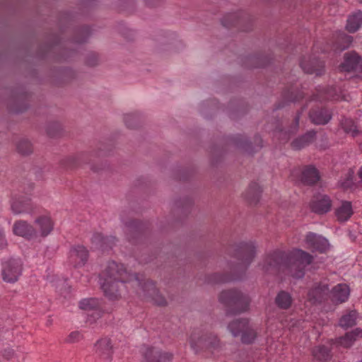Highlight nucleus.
<instances>
[{
	"label": "nucleus",
	"mask_w": 362,
	"mask_h": 362,
	"mask_svg": "<svg viewBox=\"0 0 362 362\" xmlns=\"http://www.w3.org/2000/svg\"><path fill=\"white\" fill-rule=\"evenodd\" d=\"M100 281L105 296L110 300L121 297L127 283L136 288V293L144 298L151 299L158 305L166 303V300L159 293L152 281L146 280L143 276L128 273L123 264L116 262H108L100 274Z\"/></svg>",
	"instance_id": "obj_1"
},
{
	"label": "nucleus",
	"mask_w": 362,
	"mask_h": 362,
	"mask_svg": "<svg viewBox=\"0 0 362 362\" xmlns=\"http://www.w3.org/2000/svg\"><path fill=\"white\" fill-rule=\"evenodd\" d=\"M313 257L308 252L294 249L288 253L276 250L267 255L264 259L262 269L268 273H285L296 279L304 276V270L310 264Z\"/></svg>",
	"instance_id": "obj_2"
},
{
	"label": "nucleus",
	"mask_w": 362,
	"mask_h": 362,
	"mask_svg": "<svg viewBox=\"0 0 362 362\" xmlns=\"http://www.w3.org/2000/svg\"><path fill=\"white\" fill-rule=\"evenodd\" d=\"M255 255V246L252 242L240 243L235 249L234 256L237 263L230 268V274H215L210 281L214 284H222L242 279Z\"/></svg>",
	"instance_id": "obj_3"
},
{
	"label": "nucleus",
	"mask_w": 362,
	"mask_h": 362,
	"mask_svg": "<svg viewBox=\"0 0 362 362\" xmlns=\"http://www.w3.org/2000/svg\"><path fill=\"white\" fill-rule=\"evenodd\" d=\"M219 301L233 313H242L248 310L250 299L247 296L237 289L223 291Z\"/></svg>",
	"instance_id": "obj_4"
},
{
	"label": "nucleus",
	"mask_w": 362,
	"mask_h": 362,
	"mask_svg": "<svg viewBox=\"0 0 362 362\" xmlns=\"http://www.w3.org/2000/svg\"><path fill=\"white\" fill-rule=\"evenodd\" d=\"M191 348L195 351H209L214 353L218 350L220 346L219 340L217 337L212 334H200L199 333H193L189 339Z\"/></svg>",
	"instance_id": "obj_5"
},
{
	"label": "nucleus",
	"mask_w": 362,
	"mask_h": 362,
	"mask_svg": "<svg viewBox=\"0 0 362 362\" xmlns=\"http://www.w3.org/2000/svg\"><path fill=\"white\" fill-rule=\"evenodd\" d=\"M228 328L235 337L241 334V340L245 344L253 342L257 337L256 332L251 327L247 319L235 320L229 323Z\"/></svg>",
	"instance_id": "obj_6"
},
{
	"label": "nucleus",
	"mask_w": 362,
	"mask_h": 362,
	"mask_svg": "<svg viewBox=\"0 0 362 362\" xmlns=\"http://www.w3.org/2000/svg\"><path fill=\"white\" fill-rule=\"evenodd\" d=\"M22 272V262L20 259H10L2 263L1 276L7 283L18 281Z\"/></svg>",
	"instance_id": "obj_7"
},
{
	"label": "nucleus",
	"mask_w": 362,
	"mask_h": 362,
	"mask_svg": "<svg viewBox=\"0 0 362 362\" xmlns=\"http://www.w3.org/2000/svg\"><path fill=\"white\" fill-rule=\"evenodd\" d=\"M10 207L14 214H31L34 211V206L31 199L27 195L19 194H12L10 200Z\"/></svg>",
	"instance_id": "obj_8"
},
{
	"label": "nucleus",
	"mask_w": 362,
	"mask_h": 362,
	"mask_svg": "<svg viewBox=\"0 0 362 362\" xmlns=\"http://www.w3.org/2000/svg\"><path fill=\"white\" fill-rule=\"evenodd\" d=\"M329 291L326 282L315 283L307 293V300L311 304L321 303L327 296Z\"/></svg>",
	"instance_id": "obj_9"
},
{
	"label": "nucleus",
	"mask_w": 362,
	"mask_h": 362,
	"mask_svg": "<svg viewBox=\"0 0 362 362\" xmlns=\"http://www.w3.org/2000/svg\"><path fill=\"white\" fill-rule=\"evenodd\" d=\"M343 98L339 87L331 86L319 88L313 96V100H339Z\"/></svg>",
	"instance_id": "obj_10"
},
{
	"label": "nucleus",
	"mask_w": 362,
	"mask_h": 362,
	"mask_svg": "<svg viewBox=\"0 0 362 362\" xmlns=\"http://www.w3.org/2000/svg\"><path fill=\"white\" fill-rule=\"evenodd\" d=\"M332 200L327 195L319 194L314 197L309 204L311 211L317 214H324L330 211Z\"/></svg>",
	"instance_id": "obj_11"
},
{
	"label": "nucleus",
	"mask_w": 362,
	"mask_h": 362,
	"mask_svg": "<svg viewBox=\"0 0 362 362\" xmlns=\"http://www.w3.org/2000/svg\"><path fill=\"white\" fill-rule=\"evenodd\" d=\"M13 233L14 235L27 240H33L37 238V233L35 228L24 220L15 221L13 225Z\"/></svg>",
	"instance_id": "obj_12"
},
{
	"label": "nucleus",
	"mask_w": 362,
	"mask_h": 362,
	"mask_svg": "<svg viewBox=\"0 0 362 362\" xmlns=\"http://www.w3.org/2000/svg\"><path fill=\"white\" fill-rule=\"evenodd\" d=\"M340 68L343 71H354L362 74V58L356 52L346 53Z\"/></svg>",
	"instance_id": "obj_13"
},
{
	"label": "nucleus",
	"mask_w": 362,
	"mask_h": 362,
	"mask_svg": "<svg viewBox=\"0 0 362 362\" xmlns=\"http://www.w3.org/2000/svg\"><path fill=\"white\" fill-rule=\"evenodd\" d=\"M143 362H165L172 358L169 353L162 354L158 349L144 346L141 349Z\"/></svg>",
	"instance_id": "obj_14"
},
{
	"label": "nucleus",
	"mask_w": 362,
	"mask_h": 362,
	"mask_svg": "<svg viewBox=\"0 0 362 362\" xmlns=\"http://www.w3.org/2000/svg\"><path fill=\"white\" fill-rule=\"evenodd\" d=\"M88 252L82 245L73 246L69 254V262L75 267H79L85 264L88 259Z\"/></svg>",
	"instance_id": "obj_15"
},
{
	"label": "nucleus",
	"mask_w": 362,
	"mask_h": 362,
	"mask_svg": "<svg viewBox=\"0 0 362 362\" xmlns=\"http://www.w3.org/2000/svg\"><path fill=\"white\" fill-rule=\"evenodd\" d=\"M37 237H47L54 228V221L49 214L39 216L35 220Z\"/></svg>",
	"instance_id": "obj_16"
},
{
	"label": "nucleus",
	"mask_w": 362,
	"mask_h": 362,
	"mask_svg": "<svg viewBox=\"0 0 362 362\" xmlns=\"http://www.w3.org/2000/svg\"><path fill=\"white\" fill-rule=\"evenodd\" d=\"M300 67L304 72L308 74H315L316 76H320L324 72V62L316 57H304L300 62Z\"/></svg>",
	"instance_id": "obj_17"
},
{
	"label": "nucleus",
	"mask_w": 362,
	"mask_h": 362,
	"mask_svg": "<svg viewBox=\"0 0 362 362\" xmlns=\"http://www.w3.org/2000/svg\"><path fill=\"white\" fill-rule=\"evenodd\" d=\"M305 243L308 248L320 252H325L329 246L326 238L311 232L306 235Z\"/></svg>",
	"instance_id": "obj_18"
},
{
	"label": "nucleus",
	"mask_w": 362,
	"mask_h": 362,
	"mask_svg": "<svg viewBox=\"0 0 362 362\" xmlns=\"http://www.w3.org/2000/svg\"><path fill=\"white\" fill-rule=\"evenodd\" d=\"M350 294V288L346 284H339L330 292L331 300L336 304L346 302Z\"/></svg>",
	"instance_id": "obj_19"
},
{
	"label": "nucleus",
	"mask_w": 362,
	"mask_h": 362,
	"mask_svg": "<svg viewBox=\"0 0 362 362\" xmlns=\"http://www.w3.org/2000/svg\"><path fill=\"white\" fill-rule=\"evenodd\" d=\"M352 204L349 201H341L340 205L336 207L334 215L339 222L347 221L353 215Z\"/></svg>",
	"instance_id": "obj_20"
},
{
	"label": "nucleus",
	"mask_w": 362,
	"mask_h": 362,
	"mask_svg": "<svg viewBox=\"0 0 362 362\" xmlns=\"http://www.w3.org/2000/svg\"><path fill=\"white\" fill-rule=\"evenodd\" d=\"M301 181L306 185H314L320 180L317 169L313 165L304 166L301 170Z\"/></svg>",
	"instance_id": "obj_21"
},
{
	"label": "nucleus",
	"mask_w": 362,
	"mask_h": 362,
	"mask_svg": "<svg viewBox=\"0 0 362 362\" xmlns=\"http://www.w3.org/2000/svg\"><path fill=\"white\" fill-rule=\"evenodd\" d=\"M115 241L116 238L115 237L110 236L105 238L100 233H94L91 238L92 244L95 248L101 249L102 250L112 247V245H115Z\"/></svg>",
	"instance_id": "obj_22"
},
{
	"label": "nucleus",
	"mask_w": 362,
	"mask_h": 362,
	"mask_svg": "<svg viewBox=\"0 0 362 362\" xmlns=\"http://www.w3.org/2000/svg\"><path fill=\"white\" fill-rule=\"evenodd\" d=\"M95 353L104 359H110L112 354V346L108 338L98 340L95 344Z\"/></svg>",
	"instance_id": "obj_23"
},
{
	"label": "nucleus",
	"mask_w": 362,
	"mask_h": 362,
	"mask_svg": "<svg viewBox=\"0 0 362 362\" xmlns=\"http://www.w3.org/2000/svg\"><path fill=\"white\" fill-rule=\"evenodd\" d=\"M122 221L124 224L125 233H127L129 241H131L132 238L133 239L141 235L143 228V225L141 222L134 219H130L129 221L123 220Z\"/></svg>",
	"instance_id": "obj_24"
},
{
	"label": "nucleus",
	"mask_w": 362,
	"mask_h": 362,
	"mask_svg": "<svg viewBox=\"0 0 362 362\" xmlns=\"http://www.w3.org/2000/svg\"><path fill=\"white\" fill-rule=\"evenodd\" d=\"M309 115L312 122L316 124H325L332 117L329 111L326 108L313 109Z\"/></svg>",
	"instance_id": "obj_25"
},
{
	"label": "nucleus",
	"mask_w": 362,
	"mask_h": 362,
	"mask_svg": "<svg viewBox=\"0 0 362 362\" xmlns=\"http://www.w3.org/2000/svg\"><path fill=\"white\" fill-rule=\"evenodd\" d=\"M353 42V37L346 35L344 32H339L336 37L335 41L332 45V49L335 51H342L348 48Z\"/></svg>",
	"instance_id": "obj_26"
},
{
	"label": "nucleus",
	"mask_w": 362,
	"mask_h": 362,
	"mask_svg": "<svg viewBox=\"0 0 362 362\" xmlns=\"http://www.w3.org/2000/svg\"><path fill=\"white\" fill-rule=\"evenodd\" d=\"M315 136V132L309 131L304 135L296 138L291 143V147L294 150L301 149L313 142Z\"/></svg>",
	"instance_id": "obj_27"
},
{
	"label": "nucleus",
	"mask_w": 362,
	"mask_h": 362,
	"mask_svg": "<svg viewBox=\"0 0 362 362\" xmlns=\"http://www.w3.org/2000/svg\"><path fill=\"white\" fill-rule=\"evenodd\" d=\"M79 308L81 310L89 311H95L98 316L100 313V302L97 298H86L80 301Z\"/></svg>",
	"instance_id": "obj_28"
},
{
	"label": "nucleus",
	"mask_w": 362,
	"mask_h": 362,
	"mask_svg": "<svg viewBox=\"0 0 362 362\" xmlns=\"http://www.w3.org/2000/svg\"><path fill=\"white\" fill-rule=\"evenodd\" d=\"M298 120L299 118L296 117L293 125L288 130H283L279 128L276 129L275 132V136H276L281 143L286 142L289 139L291 134H293L296 132L298 127Z\"/></svg>",
	"instance_id": "obj_29"
},
{
	"label": "nucleus",
	"mask_w": 362,
	"mask_h": 362,
	"mask_svg": "<svg viewBox=\"0 0 362 362\" xmlns=\"http://www.w3.org/2000/svg\"><path fill=\"white\" fill-rule=\"evenodd\" d=\"M362 25V12L357 11L347 19L346 30L349 33H355Z\"/></svg>",
	"instance_id": "obj_30"
},
{
	"label": "nucleus",
	"mask_w": 362,
	"mask_h": 362,
	"mask_svg": "<svg viewBox=\"0 0 362 362\" xmlns=\"http://www.w3.org/2000/svg\"><path fill=\"white\" fill-rule=\"evenodd\" d=\"M293 302L291 296L286 291H280L275 299L276 305L281 309H288Z\"/></svg>",
	"instance_id": "obj_31"
},
{
	"label": "nucleus",
	"mask_w": 362,
	"mask_h": 362,
	"mask_svg": "<svg viewBox=\"0 0 362 362\" xmlns=\"http://www.w3.org/2000/svg\"><path fill=\"white\" fill-rule=\"evenodd\" d=\"M330 349L324 345L313 349V355L315 359L320 362H326L330 357Z\"/></svg>",
	"instance_id": "obj_32"
},
{
	"label": "nucleus",
	"mask_w": 362,
	"mask_h": 362,
	"mask_svg": "<svg viewBox=\"0 0 362 362\" xmlns=\"http://www.w3.org/2000/svg\"><path fill=\"white\" fill-rule=\"evenodd\" d=\"M341 125L346 134H350L354 137L359 133L356 123L351 119L345 118L341 121Z\"/></svg>",
	"instance_id": "obj_33"
},
{
	"label": "nucleus",
	"mask_w": 362,
	"mask_h": 362,
	"mask_svg": "<svg viewBox=\"0 0 362 362\" xmlns=\"http://www.w3.org/2000/svg\"><path fill=\"white\" fill-rule=\"evenodd\" d=\"M261 192V187L259 184L257 182H252L248 188L245 197L251 203H257L259 200Z\"/></svg>",
	"instance_id": "obj_34"
},
{
	"label": "nucleus",
	"mask_w": 362,
	"mask_h": 362,
	"mask_svg": "<svg viewBox=\"0 0 362 362\" xmlns=\"http://www.w3.org/2000/svg\"><path fill=\"white\" fill-rule=\"evenodd\" d=\"M361 334V331L356 330L354 332H348L344 337H340L337 340V343L346 348L350 347L354 341L356 340V337Z\"/></svg>",
	"instance_id": "obj_35"
},
{
	"label": "nucleus",
	"mask_w": 362,
	"mask_h": 362,
	"mask_svg": "<svg viewBox=\"0 0 362 362\" xmlns=\"http://www.w3.org/2000/svg\"><path fill=\"white\" fill-rule=\"evenodd\" d=\"M243 18L238 13H230L226 16L222 20V24L226 28L238 26Z\"/></svg>",
	"instance_id": "obj_36"
},
{
	"label": "nucleus",
	"mask_w": 362,
	"mask_h": 362,
	"mask_svg": "<svg viewBox=\"0 0 362 362\" xmlns=\"http://www.w3.org/2000/svg\"><path fill=\"white\" fill-rule=\"evenodd\" d=\"M356 317L357 313L355 310L349 312L340 319V326L346 328L354 326L356 324Z\"/></svg>",
	"instance_id": "obj_37"
},
{
	"label": "nucleus",
	"mask_w": 362,
	"mask_h": 362,
	"mask_svg": "<svg viewBox=\"0 0 362 362\" xmlns=\"http://www.w3.org/2000/svg\"><path fill=\"white\" fill-rule=\"evenodd\" d=\"M354 172L349 170L345 177L340 181V185L344 189H352L354 187V182L353 181Z\"/></svg>",
	"instance_id": "obj_38"
},
{
	"label": "nucleus",
	"mask_w": 362,
	"mask_h": 362,
	"mask_svg": "<svg viewBox=\"0 0 362 362\" xmlns=\"http://www.w3.org/2000/svg\"><path fill=\"white\" fill-rule=\"evenodd\" d=\"M17 149L18 152L23 155L29 154L32 152V145L27 139L21 140L17 144Z\"/></svg>",
	"instance_id": "obj_39"
},
{
	"label": "nucleus",
	"mask_w": 362,
	"mask_h": 362,
	"mask_svg": "<svg viewBox=\"0 0 362 362\" xmlns=\"http://www.w3.org/2000/svg\"><path fill=\"white\" fill-rule=\"evenodd\" d=\"M303 322H301L299 320H295L294 318H290V320H286L285 322H281V323L286 326L289 330L292 332H295L296 330H299L301 327V325Z\"/></svg>",
	"instance_id": "obj_40"
},
{
	"label": "nucleus",
	"mask_w": 362,
	"mask_h": 362,
	"mask_svg": "<svg viewBox=\"0 0 362 362\" xmlns=\"http://www.w3.org/2000/svg\"><path fill=\"white\" fill-rule=\"evenodd\" d=\"M284 98L288 101L295 102L303 98V94L301 92L294 93L293 90H288L284 93Z\"/></svg>",
	"instance_id": "obj_41"
},
{
	"label": "nucleus",
	"mask_w": 362,
	"mask_h": 362,
	"mask_svg": "<svg viewBox=\"0 0 362 362\" xmlns=\"http://www.w3.org/2000/svg\"><path fill=\"white\" fill-rule=\"evenodd\" d=\"M124 119L127 127L134 128L135 125L134 123H132V121L134 122L136 120V115L135 114H127Z\"/></svg>",
	"instance_id": "obj_42"
},
{
	"label": "nucleus",
	"mask_w": 362,
	"mask_h": 362,
	"mask_svg": "<svg viewBox=\"0 0 362 362\" xmlns=\"http://www.w3.org/2000/svg\"><path fill=\"white\" fill-rule=\"evenodd\" d=\"M81 338V334L79 332L75 331L72 332L69 334L68 337L66 338V341L70 343H74L78 341Z\"/></svg>",
	"instance_id": "obj_43"
},
{
	"label": "nucleus",
	"mask_w": 362,
	"mask_h": 362,
	"mask_svg": "<svg viewBox=\"0 0 362 362\" xmlns=\"http://www.w3.org/2000/svg\"><path fill=\"white\" fill-rule=\"evenodd\" d=\"M7 245V242L4 237V232L0 230V249L4 248Z\"/></svg>",
	"instance_id": "obj_44"
},
{
	"label": "nucleus",
	"mask_w": 362,
	"mask_h": 362,
	"mask_svg": "<svg viewBox=\"0 0 362 362\" xmlns=\"http://www.w3.org/2000/svg\"><path fill=\"white\" fill-rule=\"evenodd\" d=\"M358 175L359 178L361 179V182L362 185V166L361 167V168L358 173Z\"/></svg>",
	"instance_id": "obj_45"
},
{
	"label": "nucleus",
	"mask_w": 362,
	"mask_h": 362,
	"mask_svg": "<svg viewBox=\"0 0 362 362\" xmlns=\"http://www.w3.org/2000/svg\"><path fill=\"white\" fill-rule=\"evenodd\" d=\"M4 356H5L6 358H9V357L11 356L10 353H9V354H5V355H4Z\"/></svg>",
	"instance_id": "obj_46"
},
{
	"label": "nucleus",
	"mask_w": 362,
	"mask_h": 362,
	"mask_svg": "<svg viewBox=\"0 0 362 362\" xmlns=\"http://www.w3.org/2000/svg\"><path fill=\"white\" fill-rule=\"evenodd\" d=\"M241 30H242L243 31H247V29H245V28H241Z\"/></svg>",
	"instance_id": "obj_47"
},
{
	"label": "nucleus",
	"mask_w": 362,
	"mask_h": 362,
	"mask_svg": "<svg viewBox=\"0 0 362 362\" xmlns=\"http://www.w3.org/2000/svg\"><path fill=\"white\" fill-rule=\"evenodd\" d=\"M361 4H362V0H358Z\"/></svg>",
	"instance_id": "obj_48"
}]
</instances>
